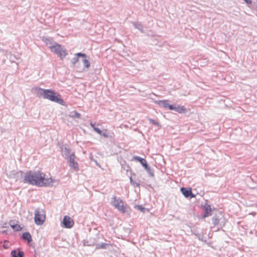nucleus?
<instances>
[{"label": "nucleus", "mask_w": 257, "mask_h": 257, "mask_svg": "<svg viewBox=\"0 0 257 257\" xmlns=\"http://www.w3.org/2000/svg\"><path fill=\"white\" fill-rule=\"evenodd\" d=\"M74 56H75L74 57H73L72 58V59L71 60V64H72V66H73V67L78 62L79 57H81L83 58H85L86 57V55L85 54L82 53L80 52L75 54Z\"/></svg>", "instance_id": "10"}, {"label": "nucleus", "mask_w": 257, "mask_h": 257, "mask_svg": "<svg viewBox=\"0 0 257 257\" xmlns=\"http://www.w3.org/2000/svg\"><path fill=\"white\" fill-rule=\"evenodd\" d=\"M213 223L215 225H216L219 223V220L216 218H214L213 219Z\"/></svg>", "instance_id": "28"}, {"label": "nucleus", "mask_w": 257, "mask_h": 257, "mask_svg": "<svg viewBox=\"0 0 257 257\" xmlns=\"http://www.w3.org/2000/svg\"><path fill=\"white\" fill-rule=\"evenodd\" d=\"M113 135V134L112 133L107 132V130H105L104 132H102V134L101 135L105 138H112Z\"/></svg>", "instance_id": "19"}, {"label": "nucleus", "mask_w": 257, "mask_h": 257, "mask_svg": "<svg viewBox=\"0 0 257 257\" xmlns=\"http://www.w3.org/2000/svg\"><path fill=\"white\" fill-rule=\"evenodd\" d=\"M12 257H23L24 253L23 251L19 250L17 252V250H12L11 252Z\"/></svg>", "instance_id": "16"}, {"label": "nucleus", "mask_w": 257, "mask_h": 257, "mask_svg": "<svg viewBox=\"0 0 257 257\" xmlns=\"http://www.w3.org/2000/svg\"><path fill=\"white\" fill-rule=\"evenodd\" d=\"M175 105H176V104L173 105V104H169L168 103L167 108H168L170 110H174Z\"/></svg>", "instance_id": "26"}, {"label": "nucleus", "mask_w": 257, "mask_h": 257, "mask_svg": "<svg viewBox=\"0 0 257 257\" xmlns=\"http://www.w3.org/2000/svg\"><path fill=\"white\" fill-rule=\"evenodd\" d=\"M145 170L148 173V174L150 175L151 177L154 176V171L153 170L151 169V168L148 165L145 168Z\"/></svg>", "instance_id": "21"}, {"label": "nucleus", "mask_w": 257, "mask_h": 257, "mask_svg": "<svg viewBox=\"0 0 257 257\" xmlns=\"http://www.w3.org/2000/svg\"><path fill=\"white\" fill-rule=\"evenodd\" d=\"M69 166L73 168L74 171H78L79 170L78 164L77 162L75 161V156L74 153H72L70 156L67 157Z\"/></svg>", "instance_id": "6"}, {"label": "nucleus", "mask_w": 257, "mask_h": 257, "mask_svg": "<svg viewBox=\"0 0 257 257\" xmlns=\"http://www.w3.org/2000/svg\"><path fill=\"white\" fill-rule=\"evenodd\" d=\"M10 225L15 231H19L22 229L21 226L19 224L16 223L14 221H10Z\"/></svg>", "instance_id": "15"}, {"label": "nucleus", "mask_w": 257, "mask_h": 257, "mask_svg": "<svg viewBox=\"0 0 257 257\" xmlns=\"http://www.w3.org/2000/svg\"><path fill=\"white\" fill-rule=\"evenodd\" d=\"M133 160L139 162L144 167V168H145L148 165L146 160L139 156H134L133 157Z\"/></svg>", "instance_id": "11"}, {"label": "nucleus", "mask_w": 257, "mask_h": 257, "mask_svg": "<svg viewBox=\"0 0 257 257\" xmlns=\"http://www.w3.org/2000/svg\"><path fill=\"white\" fill-rule=\"evenodd\" d=\"M202 207H203V209H211V206L209 205L206 201L203 205H202Z\"/></svg>", "instance_id": "25"}, {"label": "nucleus", "mask_w": 257, "mask_h": 257, "mask_svg": "<svg viewBox=\"0 0 257 257\" xmlns=\"http://www.w3.org/2000/svg\"><path fill=\"white\" fill-rule=\"evenodd\" d=\"M244 1L247 4H251V0H244Z\"/></svg>", "instance_id": "31"}, {"label": "nucleus", "mask_w": 257, "mask_h": 257, "mask_svg": "<svg viewBox=\"0 0 257 257\" xmlns=\"http://www.w3.org/2000/svg\"><path fill=\"white\" fill-rule=\"evenodd\" d=\"M22 238L27 240L28 243L32 241V236L29 232H25L22 235Z\"/></svg>", "instance_id": "17"}, {"label": "nucleus", "mask_w": 257, "mask_h": 257, "mask_svg": "<svg viewBox=\"0 0 257 257\" xmlns=\"http://www.w3.org/2000/svg\"><path fill=\"white\" fill-rule=\"evenodd\" d=\"M130 182L131 184L132 183H133L134 182V180H133L132 177H130Z\"/></svg>", "instance_id": "36"}, {"label": "nucleus", "mask_w": 257, "mask_h": 257, "mask_svg": "<svg viewBox=\"0 0 257 257\" xmlns=\"http://www.w3.org/2000/svg\"><path fill=\"white\" fill-rule=\"evenodd\" d=\"M91 160H92L93 161H94V162L95 163V164H96V165L97 166H98V167H100V166L99 165V164L98 163V162H97V161H96V160H94V159H91Z\"/></svg>", "instance_id": "30"}, {"label": "nucleus", "mask_w": 257, "mask_h": 257, "mask_svg": "<svg viewBox=\"0 0 257 257\" xmlns=\"http://www.w3.org/2000/svg\"><path fill=\"white\" fill-rule=\"evenodd\" d=\"M51 50L52 51L57 54L61 59H63L67 55L65 50L60 44L57 42L54 44V46H53Z\"/></svg>", "instance_id": "3"}, {"label": "nucleus", "mask_w": 257, "mask_h": 257, "mask_svg": "<svg viewBox=\"0 0 257 257\" xmlns=\"http://www.w3.org/2000/svg\"><path fill=\"white\" fill-rule=\"evenodd\" d=\"M133 24L136 29L140 30L142 33L143 32V27L141 23L133 22Z\"/></svg>", "instance_id": "18"}, {"label": "nucleus", "mask_w": 257, "mask_h": 257, "mask_svg": "<svg viewBox=\"0 0 257 257\" xmlns=\"http://www.w3.org/2000/svg\"><path fill=\"white\" fill-rule=\"evenodd\" d=\"M180 190L182 193V194L186 198H193L195 197V195L192 193V190L191 188H187L184 187H182L180 189Z\"/></svg>", "instance_id": "9"}, {"label": "nucleus", "mask_w": 257, "mask_h": 257, "mask_svg": "<svg viewBox=\"0 0 257 257\" xmlns=\"http://www.w3.org/2000/svg\"><path fill=\"white\" fill-rule=\"evenodd\" d=\"M62 223L65 228H70L73 226L74 222L70 217L68 216H65L63 218Z\"/></svg>", "instance_id": "8"}, {"label": "nucleus", "mask_w": 257, "mask_h": 257, "mask_svg": "<svg viewBox=\"0 0 257 257\" xmlns=\"http://www.w3.org/2000/svg\"><path fill=\"white\" fill-rule=\"evenodd\" d=\"M130 182L131 184L132 183H133L134 182V180H133L132 177H130Z\"/></svg>", "instance_id": "35"}, {"label": "nucleus", "mask_w": 257, "mask_h": 257, "mask_svg": "<svg viewBox=\"0 0 257 257\" xmlns=\"http://www.w3.org/2000/svg\"><path fill=\"white\" fill-rule=\"evenodd\" d=\"M131 184L134 186H137L138 187H139L140 186V183H137V182H135V181H134V182L133 183H132Z\"/></svg>", "instance_id": "29"}, {"label": "nucleus", "mask_w": 257, "mask_h": 257, "mask_svg": "<svg viewBox=\"0 0 257 257\" xmlns=\"http://www.w3.org/2000/svg\"><path fill=\"white\" fill-rule=\"evenodd\" d=\"M169 101L168 100H156L155 103L159 105L160 106L167 108Z\"/></svg>", "instance_id": "14"}, {"label": "nucleus", "mask_w": 257, "mask_h": 257, "mask_svg": "<svg viewBox=\"0 0 257 257\" xmlns=\"http://www.w3.org/2000/svg\"><path fill=\"white\" fill-rule=\"evenodd\" d=\"M46 175L40 171H27L22 182L38 187L52 186L56 182L52 178H46Z\"/></svg>", "instance_id": "1"}, {"label": "nucleus", "mask_w": 257, "mask_h": 257, "mask_svg": "<svg viewBox=\"0 0 257 257\" xmlns=\"http://www.w3.org/2000/svg\"><path fill=\"white\" fill-rule=\"evenodd\" d=\"M111 204L116 208V209H125L126 207L124 206V203L122 200L115 196H112L111 200H110Z\"/></svg>", "instance_id": "4"}, {"label": "nucleus", "mask_w": 257, "mask_h": 257, "mask_svg": "<svg viewBox=\"0 0 257 257\" xmlns=\"http://www.w3.org/2000/svg\"><path fill=\"white\" fill-rule=\"evenodd\" d=\"M94 130L99 135L102 134V131L98 127H94Z\"/></svg>", "instance_id": "27"}, {"label": "nucleus", "mask_w": 257, "mask_h": 257, "mask_svg": "<svg viewBox=\"0 0 257 257\" xmlns=\"http://www.w3.org/2000/svg\"><path fill=\"white\" fill-rule=\"evenodd\" d=\"M82 62L83 63V64H84V67L85 68H88L89 67H90V63L88 61V60L86 59H84L83 60H82Z\"/></svg>", "instance_id": "23"}, {"label": "nucleus", "mask_w": 257, "mask_h": 257, "mask_svg": "<svg viewBox=\"0 0 257 257\" xmlns=\"http://www.w3.org/2000/svg\"><path fill=\"white\" fill-rule=\"evenodd\" d=\"M138 209H145L144 207L141 206H137Z\"/></svg>", "instance_id": "33"}, {"label": "nucleus", "mask_w": 257, "mask_h": 257, "mask_svg": "<svg viewBox=\"0 0 257 257\" xmlns=\"http://www.w3.org/2000/svg\"><path fill=\"white\" fill-rule=\"evenodd\" d=\"M90 125L91 126V127L93 128V130H94V127H96L95 126V124L94 123H93L92 122H90Z\"/></svg>", "instance_id": "32"}, {"label": "nucleus", "mask_w": 257, "mask_h": 257, "mask_svg": "<svg viewBox=\"0 0 257 257\" xmlns=\"http://www.w3.org/2000/svg\"><path fill=\"white\" fill-rule=\"evenodd\" d=\"M174 111L180 113H184L186 111V109L184 106L176 104Z\"/></svg>", "instance_id": "13"}, {"label": "nucleus", "mask_w": 257, "mask_h": 257, "mask_svg": "<svg viewBox=\"0 0 257 257\" xmlns=\"http://www.w3.org/2000/svg\"><path fill=\"white\" fill-rule=\"evenodd\" d=\"M7 175L9 178L14 179L16 181L18 180H22L23 179V173L22 171H11L7 173Z\"/></svg>", "instance_id": "7"}, {"label": "nucleus", "mask_w": 257, "mask_h": 257, "mask_svg": "<svg viewBox=\"0 0 257 257\" xmlns=\"http://www.w3.org/2000/svg\"><path fill=\"white\" fill-rule=\"evenodd\" d=\"M43 40L50 49L52 48L53 46H54V44L56 43L53 41L52 39L50 38H44Z\"/></svg>", "instance_id": "12"}, {"label": "nucleus", "mask_w": 257, "mask_h": 257, "mask_svg": "<svg viewBox=\"0 0 257 257\" xmlns=\"http://www.w3.org/2000/svg\"><path fill=\"white\" fill-rule=\"evenodd\" d=\"M72 116H73V117H76L78 118H80V116H81L80 114L76 111L72 112Z\"/></svg>", "instance_id": "24"}, {"label": "nucleus", "mask_w": 257, "mask_h": 257, "mask_svg": "<svg viewBox=\"0 0 257 257\" xmlns=\"http://www.w3.org/2000/svg\"><path fill=\"white\" fill-rule=\"evenodd\" d=\"M13 57H14V56L11 55V57H10V59L11 60H12V61H14V59L13 58Z\"/></svg>", "instance_id": "34"}, {"label": "nucleus", "mask_w": 257, "mask_h": 257, "mask_svg": "<svg viewBox=\"0 0 257 257\" xmlns=\"http://www.w3.org/2000/svg\"><path fill=\"white\" fill-rule=\"evenodd\" d=\"M34 90L39 98L42 97L62 105H65L64 101L61 98L60 95L51 89H44L40 87H36L34 88Z\"/></svg>", "instance_id": "2"}, {"label": "nucleus", "mask_w": 257, "mask_h": 257, "mask_svg": "<svg viewBox=\"0 0 257 257\" xmlns=\"http://www.w3.org/2000/svg\"><path fill=\"white\" fill-rule=\"evenodd\" d=\"M149 121L150 123L153 124L154 125H155L156 126H158L159 128H160L161 127L160 123L158 121H156L155 120H154L152 118H149Z\"/></svg>", "instance_id": "22"}, {"label": "nucleus", "mask_w": 257, "mask_h": 257, "mask_svg": "<svg viewBox=\"0 0 257 257\" xmlns=\"http://www.w3.org/2000/svg\"><path fill=\"white\" fill-rule=\"evenodd\" d=\"M63 152L64 155H65L66 158L69 156H70L71 154H72L71 153V150L70 149H69V148H66V147H65L63 149Z\"/></svg>", "instance_id": "20"}, {"label": "nucleus", "mask_w": 257, "mask_h": 257, "mask_svg": "<svg viewBox=\"0 0 257 257\" xmlns=\"http://www.w3.org/2000/svg\"><path fill=\"white\" fill-rule=\"evenodd\" d=\"M45 212L43 210H38L36 211L35 221L38 225H42L45 220Z\"/></svg>", "instance_id": "5"}]
</instances>
